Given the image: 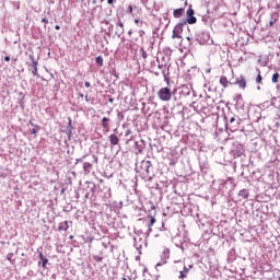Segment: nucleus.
Wrapping results in <instances>:
<instances>
[{
    "instance_id": "nucleus-5",
    "label": "nucleus",
    "mask_w": 280,
    "mask_h": 280,
    "mask_svg": "<svg viewBox=\"0 0 280 280\" xmlns=\"http://www.w3.org/2000/svg\"><path fill=\"white\" fill-rule=\"evenodd\" d=\"M194 14H196V12L194 11V9L189 8L186 12V16H187V23L189 25H194L197 23L198 19H196V16H194Z\"/></svg>"
},
{
    "instance_id": "nucleus-8",
    "label": "nucleus",
    "mask_w": 280,
    "mask_h": 280,
    "mask_svg": "<svg viewBox=\"0 0 280 280\" xmlns=\"http://www.w3.org/2000/svg\"><path fill=\"white\" fill-rule=\"evenodd\" d=\"M191 268H194V265H188L186 266L185 264L183 265V270L179 271V277L178 279H187V276L189 275V270H191Z\"/></svg>"
},
{
    "instance_id": "nucleus-29",
    "label": "nucleus",
    "mask_w": 280,
    "mask_h": 280,
    "mask_svg": "<svg viewBox=\"0 0 280 280\" xmlns=\"http://www.w3.org/2000/svg\"><path fill=\"white\" fill-rule=\"evenodd\" d=\"M85 86H86V89H91V82L86 81Z\"/></svg>"
},
{
    "instance_id": "nucleus-14",
    "label": "nucleus",
    "mask_w": 280,
    "mask_h": 280,
    "mask_svg": "<svg viewBox=\"0 0 280 280\" xmlns=\"http://www.w3.org/2000/svg\"><path fill=\"white\" fill-rule=\"evenodd\" d=\"M185 12V9L180 8V9H175L174 12H173V16L175 19H180V16H183Z\"/></svg>"
},
{
    "instance_id": "nucleus-38",
    "label": "nucleus",
    "mask_w": 280,
    "mask_h": 280,
    "mask_svg": "<svg viewBox=\"0 0 280 280\" xmlns=\"http://www.w3.org/2000/svg\"><path fill=\"white\" fill-rule=\"evenodd\" d=\"M85 102H89V95H85Z\"/></svg>"
},
{
    "instance_id": "nucleus-23",
    "label": "nucleus",
    "mask_w": 280,
    "mask_h": 280,
    "mask_svg": "<svg viewBox=\"0 0 280 280\" xmlns=\"http://www.w3.org/2000/svg\"><path fill=\"white\" fill-rule=\"evenodd\" d=\"M47 264H49V259L43 258L42 259V268H45L47 266Z\"/></svg>"
},
{
    "instance_id": "nucleus-18",
    "label": "nucleus",
    "mask_w": 280,
    "mask_h": 280,
    "mask_svg": "<svg viewBox=\"0 0 280 280\" xmlns=\"http://www.w3.org/2000/svg\"><path fill=\"white\" fill-rule=\"evenodd\" d=\"M220 84L221 86H224V89H226V86H229V79H226V77H221Z\"/></svg>"
},
{
    "instance_id": "nucleus-7",
    "label": "nucleus",
    "mask_w": 280,
    "mask_h": 280,
    "mask_svg": "<svg viewBox=\"0 0 280 280\" xmlns=\"http://www.w3.org/2000/svg\"><path fill=\"white\" fill-rule=\"evenodd\" d=\"M186 23L187 22L179 23V24H177L174 27V30H173V38H180L182 37L180 35L183 34V27H185Z\"/></svg>"
},
{
    "instance_id": "nucleus-24",
    "label": "nucleus",
    "mask_w": 280,
    "mask_h": 280,
    "mask_svg": "<svg viewBox=\"0 0 280 280\" xmlns=\"http://www.w3.org/2000/svg\"><path fill=\"white\" fill-rule=\"evenodd\" d=\"M275 23H277V19H275V15H271V20L269 22V26L272 27V25H275Z\"/></svg>"
},
{
    "instance_id": "nucleus-13",
    "label": "nucleus",
    "mask_w": 280,
    "mask_h": 280,
    "mask_svg": "<svg viewBox=\"0 0 280 280\" xmlns=\"http://www.w3.org/2000/svg\"><path fill=\"white\" fill-rule=\"evenodd\" d=\"M108 121H110V118L103 117L101 126L104 128V130H108L110 128V125H108Z\"/></svg>"
},
{
    "instance_id": "nucleus-28",
    "label": "nucleus",
    "mask_w": 280,
    "mask_h": 280,
    "mask_svg": "<svg viewBox=\"0 0 280 280\" xmlns=\"http://www.w3.org/2000/svg\"><path fill=\"white\" fill-rule=\"evenodd\" d=\"M128 13H129V14H132V5H129V7H128Z\"/></svg>"
},
{
    "instance_id": "nucleus-32",
    "label": "nucleus",
    "mask_w": 280,
    "mask_h": 280,
    "mask_svg": "<svg viewBox=\"0 0 280 280\" xmlns=\"http://www.w3.org/2000/svg\"><path fill=\"white\" fill-rule=\"evenodd\" d=\"M5 62H10V56L4 57Z\"/></svg>"
},
{
    "instance_id": "nucleus-35",
    "label": "nucleus",
    "mask_w": 280,
    "mask_h": 280,
    "mask_svg": "<svg viewBox=\"0 0 280 280\" xmlns=\"http://www.w3.org/2000/svg\"><path fill=\"white\" fill-rule=\"evenodd\" d=\"M136 25H139V19L135 20Z\"/></svg>"
},
{
    "instance_id": "nucleus-20",
    "label": "nucleus",
    "mask_w": 280,
    "mask_h": 280,
    "mask_svg": "<svg viewBox=\"0 0 280 280\" xmlns=\"http://www.w3.org/2000/svg\"><path fill=\"white\" fill-rule=\"evenodd\" d=\"M271 82H273V84H277V82H279V73L278 72L272 74Z\"/></svg>"
},
{
    "instance_id": "nucleus-11",
    "label": "nucleus",
    "mask_w": 280,
    "mask_h": 280,
    "mask_svg": "<svg viewBox=\"0 0 280 280\" xmlns=\"http://www.w3.org/2000/svg\"><path fill=\"white\" fill-rule=\"evenodd\" d=\"M236 84L240 86V89H246V78H244V75H241L236 79Z\"/></svg>"
},
{
    "instance_id": "nucleus-9",
    "label": "nucleus",
    "mask_w": 280,
    "mask_h": 280,
    "mask_svg": "<svg viewBox=\"0 0 280 280\" xmlns=\"http://www.w3.org/2000/svg\"><path fill=\"white\" fill-rule=\"evenodd\" d=\"M149 222L147 223L148 225V231H147V237L150 236V233H152V226L156 224V218L154 217H148Z\"/></svg>"
},
{
    "instance_id": "nucleus-39",
    "label": "nucleus",
    "mask_w": 280,
    "mask_h": 280,
    "mask_svg": "<svg viewBox=\"0 0 280 280\" xmlns=\"http://www.w3.org/2000/svg\"><path fill=\"white\" fill-rule=\"evenodd\" d=\"M130 132H131V131H130V130H128V131L126 132V136L130 135Z\"/></svg>"
},
{
    "instance_id": "nucleus-25",
    "label": "nucleus",
    "mask_w": 280,
    "mask_h": 280,
    "mask_svg": "<svg viewBox=\"0 0 280 280\" xmlns=\"http://www.w3.org/2000/svg\"><path fill=\"white\" fill-rule=\"evenodd\" d=\"M93 259H94V261H102V259H104V258L95 255V256H93Z\"/></svg>"
},
{
    "instance_id": "nucleus-17",
    "label": "nucleus",
    "mask_w": 280,
    "mask_h": 280,
    "mask_svg": "<svg viewBox=\"0 0 280 280\" xmlns=\"http://www.w3.org/2000/svg\"><path fill=\"white\" fill-rule=\"evenodd\" d=\"M116 34H118V36H121V34H124V22H121V21L118 22V27H117Z\"/></svg>"
},
{
    "instance_id": "nucleus-4",
    "label": "nucleus",
    "mask_w": 280,
    "mask_h": 280,
    "mask_svg": "<svg viewBox=\"0 0 280 280\" xmlns=\"http://www.w3.org/2000/svg\"><path fill=\"white\" fill-rule=\"evenodd\" d=\"M226 128H229V130H231V132H235L237 130H240V120L237 118H235V116H232L230 118V122H226Z\"/></svg>"
},
{
    "instance_id": "nucleus-42",
    "label": "nucleus",
    "mask_w": 280,
    "mask_h": 280,
    "mask_svg": "<svg viewBox=\"0 0 280 280\" xmlns=\"http://www.w3.org/2000/svg\"><path fill=\"white\" fill-rule=\"evenodd\" d=\"M136 248H141V246H137V245H136Z\"/></svg>"
},
{
    "instance_id": "nucleus-19",
    "label": "nucleus",
    "mask_w": 280,
    "mask_h": 280,
    "mask_svg": "<svg viewBox=\"0 0 280 280\" xmlns=\"http://www.w3.org/2000/svg\"><path fill=\"white\" fill-rule=\"evenodd\" d=\"M96 63L98 67H104V58L102 56L96 57Z\"/></svg>"
},
{
    "instance_id": "nucleus-43",
    "label": "nucleus",
    "mask_w": 280,
    "mask_h": 280,
    "mask_svg": "<svg viewBox=\"0 0 280 280\" xmlns=\"http://www.w3.org/2000/svg\"><path fill=\"white\" fill-rule=\"evenodd\" d=\"M140 25H143V22H140Z\"/></svg>"
},
{
    "instance_id": "nucleus-2",
    "label": "nucleus",
    "mask_w": 280,
    "mask_h": 280,
    "mask_svg": "<svg viewBox=\"0 0 280 280\" xmlns=\"http://www.w3.org/2000/svg\"><path fill=\"white\" fill-rule=\"evenodd\" d=\"M158 96L162 102H170V100H172V90H170V88H161L158 92Z\"/></svg>"
},
{
    "instance_id": "nucleus-22",
    "label": "nucleus",
    "mask_w": 280,
    "mask_h": 280,
    "mask_svg": "<svg viewBox=\"0 0 280 280\" xmlns=\"http://www.w3.org/2000/svg\"><path fill=\"white\" fill-rule=\"evenodd\" d=\"M261 80H262V78H261V71L258 70V75H257V78H256L257 84H261Z\"/></svg>"
},
{
    "instance_id": "nucleus-37",
    "label": "nucleus",
    "mask_w": 280,
    "mask_h": 280,
    "mask_svg": "<svg viewBox=\"0 0 280 280\" xmlns=\"http://www.w3.org/2000/svg\"><path fill=\"white\" fill-rule=\"evenodd\" d=\"M202 36H206V38H209V34L202 33Z\"/></svg>"
},
{
    "instance_id": "nucleus-6",
    "label": "nucleus",
    "mask_w": 280,
    "mask_h": 280,
    "mask_svg": "<svg viewBox=\"0 0 280 280\" xmlns=\"http://www.w3.org/2000/svg\"><path fill=\"white\" fill-rule=\"evenodd\" d=\"M167 259H170V248H165L161 255V261L156 264V268L161 266H165L167 264Z\"/></svg>"
},
{
    "instance_id": "nucleus-30",
    "label": "nucleus",
    "mask_w": 280,
    "mask_h": 280,
    "mask_svg": "<svg viewBox=\"0 0 280 280\" xmlns=\"http://www.w3.org/2000/svg\"><path fill=\"white\" fill-rule=\"evenodd\" d=\"M114 2L115 0H107L108 5H113Z\"/></svg>"
},
{
    "instance_id": "nucleus-12",
    "label": "nucleus",
    "mask_w": 280,
    "mask_h": 280,
    "mask_svg": "<svg viewBox=\"0 0 280 280\" xmlns=\"http://www.w3.org/2000/svg\"><path fill=\"white\" fill-rule=\"evenodd\" d=\"M109 143L110 145H118L119 138L117 137V135L113 133L109 136Z\"/></svg>"
},
{
    "instance_id": "nucleus-21",
    "label": "nucleus",
    "mask_w": 280,
    "mask_h": 280,
    "mask_svg": "<svg viewBox=\"0 0 280 280\" xmlns=\"http://www.w3.org/2000/svg\"><path fill=\"white\" fill-rule=\"evenodd\" d=\"M13 257H14V254H13V253H9V254L7 255V259H8V261H10V264H14Z\"/></svg>"
},
{
    "instance_id": "nucleus-31",
    "label": "nucleus",
    "mask_w": 280,
    "mask_h": 280,
    "mask_svg": "<svg viewBox=\"0 0 280 280\" xmlns=\"http://www.w3.org/2000/svg\"><path fill=\"white\" fill-rule=\"evenodd\" d=\"M31 132H32V135H37L38 130L32 129Z\"/></svg>"
},
{
    "instance_id": "nucleus-26",
    "label": "nucleus",
    "mask_w": 280,
    "mask_h": 280,
    "mask_svg": "<svg viewBox=\"0 0 280 280\" xmlns=\"http://www.w3.org/2000/svg\"><path fill=\"white\" fill-rule=\"evenodd\" d=\"M42 23H45V25H47L49 23V20L44 18V19H42Z\"/></svg>"
},
{
    "instance_id": "nucleus-1",
    "label": "nucleus",
    "mask_w": 280,
    "mask_h": 280,
    "mask_svg": "<svg viewBox=\"0 0 280 280\" xmlns=\"http://www.w3.org/2000/svg\"><path fill=\"white\" fill-rule=\"evenodd\" d=\"M98 159L95 154H85L81 158L75 159V165L78 163H83V174L89 175L91 174V170H93V165L97 163Z\"/></svg>"
},
{
    "instance_id": "nucleus-10",
    "label": "nucleus",
    "mask_w": 280,
    "mask_h": 280,
    "mask_svg": "<svg viewBox=\"0 0 280 280\" xmlns=\"http://www.w3.org/2000/svg\"><path fill=\"white\" fill-rule=\"evenodd\" d=\"M150 167H152V162L150 161H142L141 170L143 174H150Z\"/></svg>"
},
{
    "instance_id": "nucleus-36",
    "label": "nucleus",
    "mask_w": 280,
    "mask_h": 280,
    "mask_svg": "<svg viewBox=\"0 0 280 280\" xmlns=\"http://www.w3.org/2000/svg\"><path fill=\"white\" fill-rule=\"evenodd\" d=\"M55 30H57V31L60 30V25H56Z\"/></svg>"
},
{
    "instance_id": "nucleus-3",
    "label": "nucleus",
    "mask_w": 280,
    "mask_h": 280,
    "mask_svg": "<svg viewBox=\"0 0 280 280\" xmlns=\"http://www.w3.org/2000/svg\"><path fill=\"white\" fill-rule=\"evenodd\" d=\"M30 59H31L32 63L28 65V71H31V73L33 75H35L36 78H40V74H38V62L32 55L30 56Z\"/></svg>"
},
{
    "instance_id": "nucleus-44",
    "label": "nucleus",
    "mask_w": 280,
    "mask_h": 280,
    "mask_svg": "<svg viewBox=\"0 0 280 280\" xmlns=\"http://www.w3.org/2000/svg\"><path fill=\"white\" fill-rule=\"evenodd\" d=\"M122 280H128L127 278H122Z\"/></svg>"
},
{
    "instance_id": "nucleus-34",
    "label": "nucleus",
    "mask_w": 280,
    "mask_h": 280,
    "mask_svg": "<svg viewBox=\"0 0 280 280\" xmlns=\"http://www.w3.org/2000/svg\"><path fill=\"white\" fill-rule=\"evenodd\" d=\"M199 43H200V45H205V43H207V42H206V40L200 39V40H199Z\"/></svg>"
},
{
    "instance_id": "nucleus-16",
    "label": "nucleus",
    "mask_w": 280,
    "mask_h": 280,
    "mask_svg": "<svg viewBox=\"0 0 280 280\" xmlns=\"http://www.w3.org/2000/svg\"><path fill=\"white\" fill-rule=\"evenodd\" d=\"M59 231H69V221H63L59 223Z\"/></svg>"
},
{
    "instance_id": "nucleus-27",
    "label": "nucleus",
    "mask_w": 280,
    "mask_h": 280,
    "mask_svg": "<svg viewBox=\"0 0 280 280\" xmlns=\"http://www.w3.org/2000/svg\"><path fill=\"white\" fill-rule=\"evenodd\" d=\"M139 36H141V37H142V36H145V31L140 30V31H139Z\"/></svg>"
},
{
    "instance_id": "nucleus-41",
    "label": "nucleus",
    "mask_w": 280,
    "mask_h": 280,
    "mask_svg": "<svg viewBox=\"0 0 280 280\" xmlns=\"http://www.w3.org/2000/svg\"><path fill=\"white\" fill-rule=\"evenodd\" d=\"M80 97H84V94H80Z\"/></svg>"
},
{
    "instance_id": "nucleus-15",
    "label": "nucleus",
    "mask_w": 280,
    "mask_h": 280,
    "mask_svg": "<svg viewBox=\"0 0 280 280\" xmlns=\"http://www.w3.org/2000/svg\"><path fill=\"white\" fill-rule=\"evenodd\" d=\"M248 196H249L248 189H242L238 191V197L243 198V200H246V198H248Z\"/></svg>"
},
{
    "instance_id": "nucleus-33",
    "label": "nucleus",
    "mask_w": 280,
    "mask_h": 280,
    "mask_svg": "<svg viewBox=\"0 0 280 280\" xmlns=\"http://www.w3.org/2000/svg\"><path fill=\"white\" fill-rule=\"evenodd\" d=\"M39 259H45V256L43 255V253H39Z\"/></svg>"
},
{
    "instance_id": "nucleus-40",
    "label": "nucleus",
    "mask_w": 280,
    "mask_h": 280,
    "mask_svg": "<svg viewBox=\"0 0 280 280\" xmlns=\"http://www.w3.org/2000/svg\"><path fill=\"white\" fill-rule=\"evenodd\" d=\"M128 34H129V35L132 34V31H129Z\"/></svg>"
}]
</instances>
